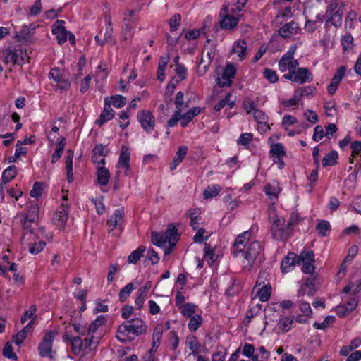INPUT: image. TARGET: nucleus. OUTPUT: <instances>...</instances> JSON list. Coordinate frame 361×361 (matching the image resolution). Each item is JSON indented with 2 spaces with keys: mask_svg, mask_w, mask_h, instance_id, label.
Instances as JSON below:
<instances>
[{
  "mask_svg": "<svg viewBox=\"0 0 361 361\" xmlns=\"http://www.w3.org/2000/svg\"><path fill=\"white\" fill-rule=\"evenodd\" d=\"M299 63L294 58L283 56L279 62V68L281 72L293 71L298 68Z\"/></svg>",
  "mask_w": 361,
  "mask_h": 361,
  "instance_id": "obj_17",
  "label": "nucleus"
},
{
  "mask_svg": "<svg viewBox=\"0 0 361 361\" xmlns=\"http://www.w3.org/2000/svg\"><path fill=\"white\" fill-rule=\"evenodd\" d=\"M179 240V235L178 230L173 225H170L169 227L163 234L152 233V243L161 247H166L169 246V249L165 251V254L171 252V250L176 245Z\"/></svg>",
  "mask_w": 361,
  "mask_h": 361,
  "instance_id": "obj_3",
  "label": "nucleus"
},
{
  "mask_svg": "<svg viewBox=\"0 0 361 361\" xmlns=\"http://www.w3.org/2000/svg\"><path fill=\"white\" fill-rule=\"evenodd\" d=\"M279 191L280 189L277 185L267 183L264 187V192L271 200H276L278 199Z\"/></svg>",
  "mask_w": 361,
  "mask_h": 361,
  "instance_id": "obj_33",
  "label": "nucleus"
},
{
  "mask_svg": "<svg viewBox=\"0 0 361 361\" xmlns=\"http://www.w3.org/2000/svg\"><path fill=\"white\" fill-rule=\"evenodd\" d=\"M243 105L247 114H250L252 111L255 112L257 110L255 102L249 98H246L244 99Z\"/></svg>",
  "mask_w": 361,
  "mask_h": 361,
  "instance_id": "obj_59",
  "label": "nucleus"
},
{
  "mask_svg": "<svg viewBox=\"0 0 361 361\" xmlns=\"http://www.w3.org/2000/svg\"><path fill=\"white\" fill-rule=\"evenodd\" d=\"M49 78L51 79L55 84L64 77L60 69L58 68H51L49 71Z\"/></svg>",
  "mask_w": 361,
  "mask_h": 361,
  "instance_id": "obj_56",
  "label": "nucleus"
},
{
  "mask_svg": "<svg viewBox=\"0 0 361 361\" xmlns=\"http://www.w3.org/2000/svg\"><path fill=\"white\" fill-rule=\"evenodd\" d=\"M263 74L264 77L271 83H274L278 80V75L275 71L265 68Z\"/></svg>",
  "mask_w": 361,
  "mask_h": 361,
  "instance_id": "obj_57",
  "label": "nucleus"
},
{
  "mask_svg": "<svg viewBox=\"0 0 361 361\" xmlns=\"http://www.w3.org/2000/svg\"><path fill=\"white\" fill-rule=\"evenodd\" d=\"M197 306L191 302L185 303L179 310H180L181 314L185 317H190L194 316L195 313Z\"/></svg>",
  "mask_w": 361,
  "mask_h": 361,
  "instance_id": "obj_40",
  "label": "nucleus"
},
{
  "mask_svg": "<svg viewBox=\"0 0 361 361\" xmlns=\"http://www.w3.org/2000/svg\"><path fill=\"white\" fill-rule=\"evenodd\" d=\"M54 336L52 332H47L43 337L42 342L39 345V355L43 357H48L50 360L54 359V352L52 350V344Z\"/></svg>",
  "mask_w": 361,
  "mask_h": 361,
  "instance_id": "obj_10",
  "label": "nucleus"
},
{
  "mask_svg": "<svg viewBox=\"0 0 361 361\" xmlns=\"http://www.w3.org/2000/svg\"><path fill=\"white\" fill-rule=\"evenodd\" d=\"M187 152L188 147L185 145H181L178 147L174 159L181 163L185 159Z\"/></svg>",
  "mask_w": 361,
  "mask_h": 361,
  "instance_id": "obj_60",
  "label": "nucleus"
},
{
  "mask_svg": "<svg viewBox=\"0 0 361 361\" xmlns=\"http://www.w3.org/2000/svg\"><path fill=\"white\" fill-rule=\"evenodd\" d=\"M331 226L330 224L325 220L319 221L316 227L318 233L321 236H326L330 232Z\"/></svg>",
  "mask_w": 361,
  "mask_h": 361,
  "instance_id": "obj_42",
  "label": "nucleus"
},
{
  "mask_svg": "<svg viewBox=\"0 0 361 361\" xmlns=\"http://www.w3.org/2000/svg\"><path fill=\"white\" fill-rule=\"evenodd\" d=\"M68 207L64 203H62L54 213L52 221L59 229L63 230L65 228L68 219Z\"/></svg>",
  "mask_w": 361,
  "mask_h": 361,
  "instance_id": "obj_12",
  "label": "nucleus"
},
{
  "mask_svg": "<svg viewBox=\"0 0 361 361\" xmlns=\"http://www.w3.org/2000/svg\"><path fill=\"white\" fill-rule=\"evenodd\" d=\"M163 331H164V326L162 324H158L154 328L153 335H152L154 347H155V345L159 343L160 340L162 337Z\"/></svg>",
  "mask_w": 361,
  "mask_h": 361,
  "instance_id": "obj_48",
  "label": "nucleus"
},
{
  "mask_svg": "<svg viewBox=\"0 0 361 361\" xmlns=\"http://www.w3.org/2000/svg\"><path fill=\"white\" fill-rule=\"evenodd\" d=\"M342 15L343 12L342 11H340V9L335 11L334 13L331 14V18L329 20L331 22L332 25L337 26L338 24H341V19H342Z\"/></svg>",
  "mask_w": 361,
  "mask_h": 361,
  "instance_id": "obj_63",
  "label": "nucleus"
},
{
  "mask_svg": "<svg viewBox=\"0 0 361 361\" xmlns=\"http://www.w3.org/2000/svg\"><path fill=\"white\" fill-rule=\"evenodd\" d=\"M64 21L58 20L52 26V32L57 39L59 44H63L67 40L68 32L64 27Z\"/></svg>",
  "mask_w": 361,
  "mask_h": 361,
  "instance_id": "obj_15",
  "label": "nucleus"
},
{
  "mask_svg": "<svg viewBox=\"0 0 361 361\" xmlns=\"http://www.w3.org/2000/svg\"><path fill=\"white\" fill-rule=\"evenodd\" d=\"M17 175V169L16 166H10L7 167L2 173V183L0 184V192L2 191L1 184H7L13 180Z\"/></svg>",
  "mask_w": 361,
  "mask_h": 361,
  "instance_id": "obj_24",
  "label": "nucleus"
},
{
  "mask_svg": "<svg viewBox=\"0 0 361 361\" xmlns=\"http://www.w3.org/2000/svg\"><path fill=\"white\" fill-rule=\"evenodd\" d=\"M104 103L106 105H113L114 107L121 108L126 104V99L122 95H115L104 98Z\"/></svg>",
  "mask_w": 361,
  "mask_h": 361,
  "instance_id": "obj_25",
  "label": "nucleus"
},
{
  "mask_svg": "<svg viewBox=\"0 0 361 361\" xmlns=\"http://www.w3.org/2000/svg\"><path fill=\"white\" fill-rule=\"evenodd\" d=\"M123 216V208L118 209L114 212L111 219L107 221V226L110 231H114L117 228H118L119 229L122 228Z\"/></svg>",
  "mask_w": 361,
  "mask_h": 361,
  "instance_id": "obj_16",
  "label": "nucleus"
},
{
  "mask_svg": "<svg viewBox=\"0 0 361 361\" xmlns=\"http://www.w3.org/2000/svg\"><path fill=\"white\" fill-rule=\"evenodd\" d=\"M293 16L292 8L290 6H286L285 8H281L276 15V18H283V20H286L287 18H290Z\"/></svg>",
  "mask_w": 361,
  "mask_h": 361,
  "instance_id": "obj_53",
  "label": "nucleus"
},
{
  "mask_svg": "<svg viewBox=\"0 0 361 361\" xmlns=\"http://www.w3.org/2000/svg\"><path fill=\"white\" fill-rule=\"evenodd\" d=\"M136 20L137 18L135 16V11L133 10H130L125 13L123 30L127 37H131L133 35Z\"/></svg>",
  "mask_w": 361,
  "mask_h": 361,
  "instance_id": "obj_14",
  "label": "nucleus"
},
{
  "mask_svg": "<svg viewBox=\"0 0 361 361\" xmlns=\"http://www.w3.org/2000/svg\"><path fill=\"white\" fill-rule=\"evenodd\" d=\"M32 327V322H30L22 330L18 331L15 336H13V342L19 345H20L26 338L27 331Z\"/></svg>",
  "mask_w": 361,
  "mask_h": 361,
  "instance_id": "obj_31",
  "label": "nucleus"
},
{
  "mask_svg": "<svg viewBox=\"0 0 361 361\" xmlns=\"http://www.w3.org/2000/svg\"><path fill=\"white\" fill-rule=\"evenodd\" d=\"M97 183L100 185H106L110 179V172L109 169L104 166H98L97 168Z\"/></svg>",
  "mask_w": 361,
  "mask_h": 361,
  "instance_id": "obj_27",
  "label": "nucleus"
},
{
  "mask_svg": "<svg viewBox=\"0 0 361 361\" xmlns=\"http://www.w3.org/2000/svg\"><path fill=\"white\" fill-rule=\"evenodd\" d=\"M338 159V153L336 151H331L326 154L322 159V166L324 167L328 166H334L336 164V160Z\"/></svg>",
  "mask_w": 361,
  "mask_h": 361,
  "instance_id": "obj_36",
  "label": "nucleus"
},
{
  "mask_svg": "<svg viewBox=\"0 0 361 361\" xmlns=\"http://www.w3.org/2000/svg\"><path fill=\"white\" fill-rule=\"evenodd\" d=\"M220 187L218 185H209L204 192V197L205 199L216 197L220 192Z\"/></svg>",
  "mask_w": 361,
  "mask_h": 361,
  "instance_id": "obj_44",
  "label": "nucleus"
},
{
  "mask_svg": "<svg viewBox=\"0 0 361 361\" xmlns=\"http://www.w3.org/2000/svg\"><path fill=\"white\" fill-rule=\"evenodd\" d=\"M262 250L261 245L258 241L250 243L243 252H241L243 259V266L244 269H250L255 263L257 257Z\"/></svg>",
  "mask_w": 361,
  "mask_h": 361,
  "instance_id": "obj_7",
  "label": "nucleus"
},
{
  "mask_svg": "<svg viewBox=\"0 0 361 361\" xmlns=\"http://www.w3.org/2000/svg\"><path fill=\"white\" fill-rule=\"evenodd\" d=\"M147 326L141 318H133L118 326L116 336L123 343L130 342L136 336L145 334Z\"/></svg>",
  "mask_w": 361,
  "mask_h": 361,
  "instance_id": "obj_2",
  "label": "nucleus"
},
{
  "mask_svg": "<svg viewBox=\"0 0 361 361\" xmlns=\"http://www.w3.org/2000/svg\"><path fill=\"white\" fill-rule=\"evenodd\" d=\"M299 30L300 27L297 23L290 22L286 23L282 27H281L279 32L281 37L284 38H288L290 37L291 35L296 34Z\"/></svg>",
  "mask_w": 361,
  "mask_h": 361,
  "instance_id": "obj_21",
  "label": "nucleus"
},
{
  "mask_svg": "<svg viewBox=\"0 0 361 361\" xmlns=\"http://www.w3.org/2000/svg\"><path fill=\"white\" fill-rule=\"evenodd\" d=\"M3 355L9 359L16 360L17 358V355L13 351V348H12L11 344L9 343L8 342L6 343V345L3 349Z\"/></svg>",
  "mask_w": 361,
  "mask_h": 361,
  "instance_id": "obj_58",
  "label": "nucleus"
},
{
  "mask_svg": "<svg viewBox=\"0 0 361 361\" xmlns=\"http://www.w3.org/2000/svg\"><path fill=\"white\" fill-rule=\"evenodd\" d=\"M269 357V353L264 346H261L258 348V353L252 357V361H267Z\"/></svg>",
  "mask_w": 361,
  "mask_h": 361,
  "instance_id": "obj_43",
  "label": "nucleus"
},
{
  "mask_svg": "<svg viewBox=\"0 0 361 361\" xmlns=\"http://www.w3.org/2000/svg\"><path fill=\"white\" fill-rule=\"evenodd\" d=\"M130 152L129 149L126 147L122 146L117 167L125 169L126 175H128V171L130 170Z\"/></svg>",
  "mask_w": 361,
  "mask_h": 361,
  "instance_id": "obj_18",
  "label": "nucleus"
},
{
  "mask_svg": "<svg viewBox=\"0 0 361 361\" xmlns=\"http://www.w3.org/2000/svg\"><path fill=\"white\" fill-rule=\"evenodd\" d=\"M312 80V75L307 68L295 69V82L298 84H303L310 82Z\"/></svg>",
  "mask_w": 361,
  "mask_h": 361,
  "instance_id": "obj_19",
  "label": "nucleus"
},
{
  "mask_svg": "<svg viewBox=\"0 0 361 361\" xmlns=\"http://www.w3.org/2000/svg\"><path fill=\"white\" fill-rule=\"evenodd\" d=\"M73 152L71 149L67 150L66 156V168L67 171V180L68 183L72 182L73 180Z\"/></svg>",
  "mask_w": 361,
  "mask_h": 361,
  "instance_id": "obj_29",
  "label": "nucleus"
},
{
  "mask_svg": "<svg viewBox=\"0 0 361 361\" xmlns=\"http://www.w3.org/2000/svg\"><path fill=\"white\" fill-rule=\"evenodd\" d=\"M204 259L207 260V262L209 265L213 264L214 261L216 260L215 255H214V249L212 246L206 243L204 247Z\"/></svg>",
  "mask_w": 361,
  "mask_h": 361,
  "instance_id": "obj_37",
  "label": "nucleus"
},
{
  "mask_svg": "<svg viewBox=\"0 0 361 361\" xmlns=\"http://www.w3.org/2000/svg\"><path fill=\"white\" fill-rule=\"evenodd\" d=\"M133 283H128L124 288H123L119 292V299L121 301H125L130 295L131 292L134 289Z\"/></svg>",
  "mask_w": 361,
  "mask_h": 361,
  "instance_id": "obj_49",
  "label": "nucleus"
},
{
  "mask_svg": "<svg viewBox=\"0 0 361 361\" xmlns=\"http://www.w3.org/2000/svg\"><path fill=\"white\" fill-rule=\"evenodd\" d=\"M37 308L35 305H31L23 314L21 317V323L24 324L27 320L31 319L30 322H32V324H34V321L37 318L36 315Z\"/></svg>",
  "mask_w": 361,
  "mask_h": 361,
  "instance_id": "obj_39",
  "label": "nucleus"
},
{
  "mask_svg": "<svg viewBox=\"0 0 361 361\" xmlns=\"http://www.w3.org/2000/svg\"><path fill=\"white\" fill-rule=\"evenodd\" d=\"M293 323V317H283L279 322V325L281 329L284 331H288L290 329L292 324Z\"/></svg>",
  "mask_w": 361,
  "mask_h": 361,
  "instance_id": "obj_54",
  "label": "nucleus"
},
{
  "mask_svg": "<svg viewBox=\"0 0 361 361\" xmlns=\"http://www.w3.org/2000/svg\"><path fill=\"white\" fill-rule=\"evenodd\" d=\"M230 94H228L224 99L220 100L214 107L216 111H221L224 106L228 104L229 108L231 109L234 105V102H229Z\"/></svg>",
  "mask_w": 361,
  "mask_h": 361,
  "instance_id": "obj_51",
  "label": "nucleus"
},
{
  "mask_svg": "<svg viewBox=\"0 0 361 361\" xmlns=\"http://www.w3.org/2000/svg\"><path fill=\"white\" fill-rule=\"evenodd\" d=\"M42 229L39 231V233H34L32 230L26 228L23 234V240L28 243L29 252L32 255H37L41 252L46 243L42 240L39 239V233H43Z\"/></svg>",
  "mask_w": 361,
  "mask_h": 361,
  "instance_id": "obj_6",
  "label": "nucleus"
},
{
  "mask_svg": "<svg viewBox=\"0 0 361 361\" xmlns=\"http://www.w3.org/2000/svg\"><path fill=\"white\" fill-rule=\"evenodd\" d=\"M99 341V336L88 335L87 334L86 337L82 340L83 353L87 354L89 352L94 349Z\"/></svg>",
  "mask_w": 361,
  "mask_h": 361,
  "instance_id": "obj_20",
  "label": "nucleus"
},
{
  "mask_svg": "<svg viewBox=\"0 0 361 361\" xmlns=\"http://www.w3.org/2000/svg\"><path fill=\"white\" fill-rule=\"evenodd\" d=\"M325 135V132L322 126H317L314 130L313 140L318 142L322 140Z\"/></svg>",
  "mask_w": 361,
  "mask_h": 361,
  "instance_id": "obj_64",
  "label": "nucleus"
},
{
  "mask_svg": "<svg viewBox=\"0 0 361 361\" xmlns=\"http://www.w3.org/2000/svg\"><path fill=\"white\" fill-rule=\"evenodd\" d=\"M145 251V247L139 246L135 250L133 251L128 257V262L129 264H135L138 262Z\"/></svg>",
  "mask_w": 361,
  "mask_h": 361,
  "instance_id": "obj_34",
  "label": "nucleus"
},
{
  "mask_svg": "<svg viewBox=\"0 0 361 361\" xmlns=\"http://www.w3.org/2000/svg\"><path fill=\"white\" fill-rule=\"evenodd\" d=\"M0 56L4 62L11 66L22 65L26 62L29 63L30 57L26 51L21 48L8 47L0 51Z\"/></svg>",
  "mask_w": 361,
  "mask_h": 361,
  "instance_id": "obj_4",
  "label": "nucleus"
},
{
  "mask_svg": "<svg viewBox=\"0 0 361 361\" xmlns=\"http://www.w3.org/2000/svg\"><path fill=\"white\" fill-rule=\"evenodd\" d=\"M254 118L256 122L259 125V128L263 130L269 128L267 125L268 118L264 112L259 109L256 110L254 113Z\"/></svg>",
  "mask_w": 361,
  "mask_h": 361,
  "instance_id": "obj_30",
  "label": "nucleus"
},
{
  "mask_svg": "<svg viewBox=\"0 0 361 361\" xmlns=\"http://www.w3.org/2000/svg\"><path fill=\"white\" fill-rule=\"evenodd\" d=\"M314 255L312 250H304L297 256L293 252L288 253L281 262V269L283 273H288L293 269L295 264H302V271L305 274H313Z\"/></svg>",
  "mask_w": 361,
  "mask_h": 361,
  "instance_id": "obj_1",
  "label": "nucleus"
},
{
  "mask_svg": "<svg viewBox=\"0 0 361 361\" xmlns=\"http://www.w3.org/2000/svg\"><path fill=\"white\" fill-rule=\"evenodd\" d=\"M186 346L191 350V353L195 354L198 350V341L194 336H188L185 341Z\"/></svg>",
  "mask_w": 361,
  "mask_h": 361,
  "instance_id": "obj_45",
  "label": "nucleus"
},
{
  "mask_svg": "<svg viewBox=\"0 0 361 361\" xmlns=\"http://www.w3.org/2000/svg\"><path fill=\"white\" fill-rule=\"evenodd\" d=\"M233 52L238 55V59L243 61L247 54V43L245 40H238L233 46Z\"/></svg>",
  "mask_w": 361,
  "mask_h": 361,
  "instance_id": "obj_23",
  "label": "nucleus"
},
{
  "mask_svg": "<svg viewBox=\"0 0 361 361\" xmlns=\"http://www.w3.org/2000/svg\"><path fill=\"white\" fill-rule=\"evenodd\" d=\"M345 72H346V67L344 66H341L336 71L334 77L331 79V81H333L334 83H337L339 85V83L343 78V77L345 74Z\"/></svg>",
  "mask_w": 361,
  "mask_h": 361,
  "instance_id": "obj_52",
  "label": "nucleus"
},
{
  "mask_svg": "<svg viewBox=\"0 0 361 361\" xmlns=\"http://www.w3.org/2000/svg\"><path fill=\"white\" fill-rule=\"evenodd\" d=\"M251 233L248 231L238 235L235 238L232 252L234 257H238L247 247V245L250 240Z\"/></svg>",
  "mask_w": 361,
  "mask_h": 361,
  "instance_id": "obj_13",
  "label": "nucleus"
},
{
  "mask_svg": "<svg viewBox=\"0 0 361 361\" xmlns=\"http://www.w3.org/2000/svg\"><path fill=\"white\" fill-rule=\"evenodd\" d=\"M65 340H69L71 343L72 351L75 355L83 353L82 339L79 336L69 337L67 334L63 336Z\"/></svg>",
  "mask_w": 361,
  "mask_h": 361,
  "instance_id": "obj_26",
  "label": "nucleus"
},
{
  "mask_svg": "<svg viewBox=\"0 0 361 361\" xmlns=\"http://www.w3.org/2000/svg\"><path fill=\"white\" fill-rule=\"evenodd\" d=\"M137 118L143 130L150 133L155 126V118L152 112L148 110H142L137 113Z\"/></svg>",
  "mask_w": 361,
  "mask_h": 361,
  "instance_id": "obj_11",
  "label": "nucleus"
},
{
  "mask_svg": "<svg viewBox=\"0 0 361 361\" xmlns=\"http://www.w3.org/2000/svg\"><path fill=\"white\" fill-rule=\"evenodd\" d=\"M105 317L104 316H98L88 326L87 334L88 335H94L97 330L103 326L105 323Z\"/></svg>",
  "mask_w": 361,
  "mask_h": 361,
  "instance_id": "obj_32",
  "label": "nucleus"
},
{
  "mask_svg": "<svg viewBox=\"0 0 361 361\" xmlns=\"http://www.w3.org/2000/svg\"><path fill=\"white\" fill-rule=\"evenodd\" d=\"M114 117V111L109 105L104 104V107L101 113L99 118L96 121V123L99 126H102L107 121L111 120Z\"/></svg>",
  "mask_w": 361,
  "mask_h": 361,
  "instance_id": "obj_22",
  "label": "nucleus"
},
{
  "mask_svg": "<svg viewBox=\"0 0 361 361\" xmlns=\"http://www.w3.org/2000/svg\"><path fill=\"white\" fill-rule=\"evenodd\" d=\"M216 48L212 44H206L202 53L201 60L197 67V74L204 75L208 71L216 55Z\"/></svg>",
  "mask_w": 361,
  "mask_h": 361,
  "instance_id": "obj_8",
  "label": "nucleus"
},
{
  "mask_svg": "<svg viewBox=\"0 0 361 361\" xmlns=\"http://www.w3.org/2000/svg\"><path fill=\"white\" fill-rule=\"evenodd\" d=\"M180 20H181V16L180 14H178V13L174 14L173 16V17L170 19L169 26H170V29L172 31H175V30H178V28L179 27Z\"/></svg>",
  "mask_w": 361,
  "mask_h": 361,
  "instance_id": "obj_62",
  "label": "nucleus"
},
{
  "mask_svg": "<svg viewBox=\"0 0 361 361\" xmlns=\"http://www.w3.org/2000/svg\"><path fill=\"white\" fill-rule=\"evenodd\" d=\"M269 219L270 222V231L273 238L277 240H283L286 238L285 230V220L280 218L275 208H270L269 210Z\"/></svg>",
  "mask_w": 361,
  "mask_h": 361,
  "instance_id": "obj_5",
  "label": "nucleus"
},
{
  "mask_svg": "<svg viewBox=\"0 0 361 361\" xmlns=\"http://www.w3.org/2000/svg\"><path fill=\"white\" fill-rule=\"evenodd\" d=\"M200 214V209L197 208L190 209L186 214L187 216L190 218V226H192L194 230L198 228Z\"/></svg>",
  "mask_w": 361,
  "mask_h": 361,
  "instance_id": "obj_28",
  "label": "nucleus"
},
{
  "mask_svg": "<svg viewBox=\"0 0 361 361\" xmlns=\"http://www.w3.org/2000/svg\"><path fill=\"white\" fill-rule=\"evenodd\" d=\"M202 324V317L199 314H195L190 317L188 327L190 331L194 332L198 329V328Z\"/></svg>",
  "mask_w": 361,
  "mask_h": 361,
  "instance_id": "obj_38",
  "label": "nucleus"
},
{
  "mask_svg": "<svg viewBox=\"0 0 361 361\" xmlns=\"http://www.w3.org/2000/svg\"><path fill=\"white\" fill-rule=\"evenodd\" d=\"M219 16L221 18L220 20L221 27L224 30H232L237 26L240 15L235 16V14L231 13L229 10V4L224 3Z\"/></svg>",
  "mask_w": 361,
  "mask_h": 361,
  "instance_id": "obj_9",
  "label": "nucleus"
},
{
  "mask_svg": "<svg viewBox=\"0 0 361 361\" xmlns=\"http://www.w3.org/2000/svg\"><path fill=\"white\" fill-rule=\"evenodd\" d=\"M252 138L253 135L252 133H245L241 134L237 142L238 145L246 146L252 140Z\"/></svg>",
  "mask_w": 361,
  "mask_h": 361,
  "instance_id": "obj_61",
  "label": "nucleus"
},
{
  "mask_svg": "<svg viewBox=\"0 0 361 361\" xmlns=\"http://www.w3.org/2000/svg\"><path fill=\"white\" fill-rule=\"evenodd\" d=\"M314 281V279L309 277L302 283V285H303L307 289V293L309 296H312L316 292Z\"/></svg>",
  "mask_w": 361,
  "mask_h": 361,
  "instance_id": "obj_46",
  "label": "nucleus"
},
{
  "mask_svg": "<svg viewBox=\"0 0 361 361\" xmlns=\"http://www.w3.org/2000/svg\"><path fill=\"white\" fill-rule=\"evenodd\" d=\"M286 156V151L281 143H276L272 144L270 146V151H269V157H285Z\"/></svg>",
  "mask_w": 361,
  "mask_h": 361,
  "instance_id": "obj_35",
  "label": "nucleus"
},
{
  "mask_svg": "<svg viewBox=\"0 0 361 361\" xmlns=\"http://www.w3.org/2000/svg\"><path fill=\"white\" fill-rule=\"evenodd\" d=\"M271 293V286L265 285L257 291V296L261 302H266L270 298Z\"/></svg>",
  "mask_w": 361,
  "mask_h": 361,
  "instance_id": "obj_41",
  "label": "nucleus"
},
{
  "mask_svg": "<svg viewBox=\"0 0 361 361\" xmlns=\"http://www.w3.org/2000/svg\"><path fill=\"white\" fill-rule=\"evenodd\" d=\"M300 310L302 312L305 317H311L312 311L310 305L307 302H305L302 300L298 301Z\"/></svg>",
  "mask_w": 361,
  "mask_h": 361,
  "instance_id": "obj_50",
  "label": "nucleus"
},
{
  "mask_svg": "<svg viewBox=\"0 0 361 361\" xmlns=\"http://www.w3.org/2000/svg\"><path fill=\"white\" fill-rule=\"evenodd\" d=\"M335 322V317L327 316L322 323H314V326L317 329H325L330 324Z\"/></svg>",
  "mask_w": 361,
  "mask_h": 361,
  "instance_id": "obj_55",
  "label": "nucleus"
},
{
  "mask_svg": "<svg viewBox=\"0 0 361 361\" xmlns=\"http://www.w3.org/2000/svg\"><path fill=\"white\" fill-rule=\"evenodd\" d=\"M315 91L313 86L302 87L295 90V97H307L312 95Z\"/></svg>",
  "mask_w": 361,
  "mask_h": 361,
  "instance_id": "obj_47",
  "label": "nucleus"
}]
</instances>
